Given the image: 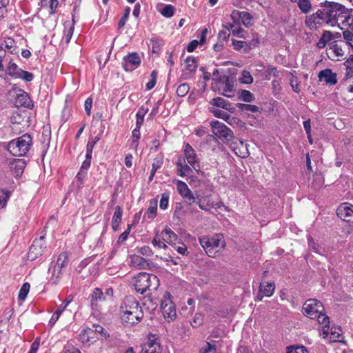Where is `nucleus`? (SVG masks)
I'll list each match as a JSON object with an SVG mask.
<instances>
[{"instance_id": "15", "label": "nucleus", "mask_w": 353, "mask_h": 353, "mask_svg": "<svg viewBox=\"0 0 353 353\" xmlns=\"http://www.w3.org/2000/svg\"><path fill=\"white\" fill-rule=\"evenodd\" d=\"M325 21L322 9L318 10L316 12L311 15L307 16L305 21L306 26L311 30L316 28L317 25H321Z\"/></svg>"}, {"instance_id": "11", "label": "nucleus", "mask_w": 353, "mask_h": 353, "mask_svg": "<svg viewBox=\"0 0 353 353\" xmlns=\"http://www.w3.org/2000/svg\"><path fill=\"white\" fill-rule=\"evenodd\" d=\"M141 64V58L137 52L129 53L123 59L122 66L125 71L131 72Z\"/></svg>"}, {"instance_id": "19", "label": "nucleus", "mask_w": 353, "mask_h": 353, "mask_svg": "<svg viewBox=\"0 0 353 353\" xmlns=\"http://www.w3.org/2000/svg\"><path fill=\"white\" fill-rule=\"evenodd\" d=\"M135 309H141V307L133 296L125 297L120 306L121 314L132 312Z\"/></svg>"}, {"instance_id": "34", "label": "nucleus", "mask_w": 353, "mask_h": 353, "mask_svg": "<svg viewBox=\"0 0 353 353\" xmlns=\"http://www.w3.org/2000/svg\"><path fill=\"white\" fill-rule=\"evenodd\" d=\"M330 50H332L336 57L343 56L344 52L342 47L339 45L337 41H333L329 43Z\"/></svg>"}, {"instance_id": "24", "label": "nucleus", "mask_w": 353, "mask_h": 353, "mask_svg": "<svg viewBox=\"0 0 353 353\" xmlns=\"http://www.w3.org/2000/svg\"><path fill=\"white\" fill-rule=\"evenodd\" d=\"M68 263V255L65 252H62L58 256L56 264L54 266L52 276L57 279L60 276L61 271Z\"/></svg>"}, {"instance_id": "58", "label": "nucleus", "mask_w": 353, "mask_h": 353, "mask_svg": "<svg viewBox=\"0 0 353 353\" xmlns=\"http://www.w3.org/2000/svg\"><path fill=\"white\" fill-rule=\"evenodd\" d=\"M343 36L345 40H346L347 43L351 47L353 48V46L350 43L351 41H353V32L345 30L343 32Z\"/></svg>"}, {"instance_id": "28", "label": "nucleus", "mask_w": 353, "mask_h": 353, "mask_svg": "<svg viewBox=\"0 0 353 353\" xmlns=\"http://www.w3.org/2000/svg\"><path fill=\"white\" fill-rule=\"evenodd\" d=\"M232 28H234V24L233 23H227L223 25L222 27V30H220L219 33V39L223 41H227L232 32Z\"/></svg>"}, {"instance_id": "1", "label": "nucleus", "mask_w": 353, "mask_h": 353, "mask_svg": "<svg viewBox=\"0 0 353 353\" xmlns=\"http://www.w3.org/2000/svg\"><path fill=\"white\" fill-rule=\"evenodd\" d=\"M325 309L323 304L315 299L307 300L303 305V314L312 319H316L321 325L324 337L327 336L330 332V319L324 313Z\"/></svg>"}, {"instance_id": "20", "label": "nucleus", "mask_w": 353, "mask_h": 353, "mask_svg": "<svg viewBox=\"0 0 353 353\" xmlns=\"http://www.w3.org/2000/svg\"><path fill=\"white\" fill-rule=\"evenodd\" d=\"M141 353H161V347L156 339H149L141 345Z\"/></svg>"}, {"instance_id": "51", "label": "nucleus", "mask_w": 353, "mask_h": 353, "mask_svg": "<svg viewBox=\"0 0 353 353\" xmlns=\"http://www.w3.org/2000/svg\"><path fill=\"white\" fill-rule=\"evenodd\" d=\"M33 77V74L31 72L24 71L21 69L19 76H17L16 79H22L27 82H30L32 81Z\"/></svg>"}, {"instance_id": "47", "label": "nucleus", "mask_w": 353, "mask_h": 353, "mask_svg": "<svg viewBox=\"0 0 353 353\" xmlns=\"http://www.w3.org/2000/svg\"><path fill=\"white\" fill-rule=\"evenodd\" d=\"M169 199H170L169 193L164 192L161 194V198L160 202H159V207L161 210L167 209V208L168 206Z\"/></svg>"}, {"instance_id": "16", "label": "nucleus", "mask_w": 353, "mask_h": 353, "mask_svg": "<svg viewBox=\"0 0 353 353\" xmlns=\"http://www.w3.org/2000/svg\"><path fill=\"white\" fill-rule=\"evenodd\" d=\"M337 216L344 221L350 222L353 221V205L344 203L339 205L336 210Z\"/></svg>"}, {"instance_id": "57", "label": "nucleus", "mask_w": 353, "mask_h": 353, "mask_svg": "<svg viewBox=\"0 0 353 353\" xmlns=\"http://www.w3.org/2000/svg\"><path fill=\"white\" fill-rule=\"evenodd\" d=\"M73 23L68 24V29L65 32V42L69 43L74 32V25L75 23L74 18H72Z\"/></svg>"}, {"instance_id": "61", "label": "nucleus", "mask_w": 353, "mask_h": 353, "mask_svg": "<svg viewBox=\"0 0 353 353\" xmlns=\"http://www.w3.org/2000/svg\"><path fill=\"white\" fill-rule=\"evenodd\" d=\"M321 37L323 38L327 43H330L334 39V34L330 31H324Z\"/></svg>"}, {"instance_id": "52", "label": "nucleus", "mask_w": 353, "mask_h": 353, "mask_svg": "<svg viewBox=\"0 0 353 353\" xmlns=\"http://www.w3.org/2000/svg\"><path fill=\"white\" fill-rule=\"evenodd\" d=\"M228 103V101L221 97L214 98L211 101L212 105L223 108H226Z\"/></svg>"}, {"instance_id": "17", "label": "nucleus", "mask_w": 353, "mask_h": 353, "mask_svg": "<svg viewBox=\"0 0 353 353\" xmlns=\"http://www.w3.org/2000/svg\"><path fill=\"white\" fill-rule=\"evenodd\" d=\"M10 170L15 176H20L23 173L26 167V161L21 159H10L6 161Z\"/></svg>"}, {"instance_id": "32", "label": "nucleus", "mask_w": 353, "mask_h": 353, "mask_svg": "<svg viewBox=\"0 0 353 353\" xmlns=\"http://www.w3.org/2000/svg\"><path fill=\"white\" fill-rule=\"evenodd\" d=\"M341 89L344 93H353V78L347 77L342 83Z\"/></svg>"}, {"instance_id": "38", "label": "nucleus", "mask_w": 353, "mask_h": 353, "mask_svg": "<svg viewBox=\"0 0 353 353\" xmlns=\"http://www.w3.org/2000/svg\"><path fill=\"white\" fill-rule=\"evenodd\" d=\"M162 163H163V162H162L161 159H155L154 160V162L152 163V168L151 170L150 174L149 176V181H152L157 170L161 167Z\"/></svg>"}, {"instance_id": "59", "label": "nucleus", "mask_w": 353, "mask_h": 353, "mask_svg": "<svg viewBox=\"0 0 353 353\" xmlns=\"http://www.w3.org/2000/svg\"><path fill=\"white\" fill-rule=\"evenodd\" d=\"M346 69L348 70L347 75L350 73H353V55H350V57L344 63Z\"/></svg>"}, {"instance_id": "56", "label": "nucleus", "mask_w": 353, "mask_h": 353, "mask_svg": "<svg viewBox=\"0 0 353 353\" xmlns=\"http://www.w3.org/2000/svg\"><path fill=\"white\" fill-rule=\"evenodd\" d=\"M157 72L155 70H153L150 74L151 79L146 84L147 90H152L155 86L157 82Z\"/></svg>"}, {"instance_id": "35", "label": "nucleus", "mask_w": 353, "mask_h": 353, "mask_svg": "<svg viewBox=\"0 0 353 353\" xmlns=\"http://www.w3.org/2000/svg\"><path fill=\"white\" fill-rule=\"evenodd\" d=\"M5 48L11 53H17L16 42L12 38H6L4 41Z\"/></svg>"}, {"instance_id": "22", "label": "nucleus", "mask_w": 353, "mask_h": 353, "mask_svg": "<svg viewBox=\"0 0 353 353\" xmlns=\"http://www.w3.org/2000/svg\"><path fill=\"white\" fill-rule=\"evenodd\" d=\"M159 235L160 236V239L172 245H173L178 239V236L168 226L161 232H159Z\"/></svg>"}, {"instance_id": "18", "label": "nucleus", "mask_w": 353, "mask_h": 353, "mask_svg": "<svg viewBox=\"0 0 353 353\" xmlns=\"http://www.w3.org/2000/svg\"><path fill=\"white\" fill-rule=\"evenodd\" d=\"M231 19L234 23H237L240 19L241 23L246 27L251 26L252 19V15L248 12H240L239 10H233L230 15Z\"/></svg>"}, {"instance_id": "48", "label": "nucleus", "mask_w": 353, "mask_h": 353, "mask_svg": "<svg viewBox=\"0 0 353 353\" xmlns=\"http://www.w3.org/2000/svg\"><path fill=\"white\" fill-rule=\"evenodd\" d=\"M287 353H309L304 346H290L287 347Z\"/></svg>"}, {"instance_id": "39", "label": "nucleus", "mask_w": 353, "mask_h": 353, "mask_svg": "<svg viewBox=\"0 0 353 353\" xmlns=\"http://www.w3.org/2000/svg\"><path fill=\"white\" fill-rule=\"evenodd\" d=\"M147 112V110H145L143 108H141L138 112H137V121H136V127L141 128L143 121L144 117Z\"/></svg>"}, {"instance_id": "49", "label": "nucleus", "mask_w": 353, "mask_h": 353, "mask_svg": "<svg viewBox=\"0 0 353 353\" xmlns=\"http://www.w3.org/2000/svg\"><path fill=\"white\" fill-rule=\"evenodd\" d=\"M189 90V85L184 83L178 86L176 92L179 97H184L188 92Z\"/></svg>"}, {"instance_id": "45", "label": "nucleus", "mask_w": 353, "mask_h": 353, "mask_svg": "<svg viewBox=\"0 0 353 353\" xmlns=\"http://www.w3.org/2000/svg\"><path fill=\"white\" fill-rule=\"evenodd\" d=\"M9 196L10 193L8 191L0 188V209L5 207Z\"/></svg>"}, {"instance_id": "63", "label": "nucleus", "mask_w": 353, "mask_h": 353, "mask_svg": "<svg viewBox=\"0 0 353 353\" xmlns=\"http://www.w3.org/2000/svg\"><path fill=\"white\" fill-rule=\"evenodd\" d=\"M247 46V43L245 41L232 39V46L235 50H240Z\"/></svg>"}, {"instance_id": "13", "label": "nucleus", "mask_w": 353, "mask_h": 353, "mask_svg": "<svg viewBox=\"0 0 353 353\" xmlns=\"http://www.w3.org/2000/svg\"><path fill=\"white\" fill-rule=\"evenodd\" d=\"M46 248V246L44 243L43 236H41L39 239H35L30 248L28 258L31 260H34L43 254Z\"/></svg>"}, {"instance_id": "55", "label": "nucleus", "mask_w": 353, "mask_h": 353, "mask_svg": "<svg viewBox=\"0 0 353 353\" xmlns=\"http://www.w3.org/2000/svg\"><path fill=\"white\" fill-rule=\"evenodd\" d=\"M203 322V316L200 313L195 314L194 316L192 319L191 322V325L192 327H196L199 325H202Z\"/></svg>"}, {"instance_id": "29", "label": "nucleus", "mask_w": 353, "mask_h": 353, "mask_svg": "<svg viewBox=\"0 0 353 353\" xmlns=\"http://www.w3.org/2000/svg\"><path fill=\"white\" fill-rule=\"evenodd\" d=\"M21 70V69L19 68L15 63L10 60L6 68V73L11 77L17 78V77L19 76Z\"/></svg>"}, {"instance_id": "30", "label": "nucleus", "mask_w": 353, "mask_h": 353, "mask_svg": "<svg viewBox=\"0 0 353 353\" xmlns=\"http://www.w3.org/2000/svg\"><path fill=\"white\" fill-rule=\"evenodd\" d=\"M296 2L303 13L307 14L312 11V7L310 0H298Z\"/></svg>"}, {"instance_id": "62", "label": "nucleus", "mask_w": 353, "mask_h": 353, "mask_svg": "<svg viewBox=\"0 0 353 353\" xmlns=\"http://www.w3.org/2000/svg\"><path fill=\"white\" fill-rule=\"evenodd\" d=\"M138 252L145 256H150L153 254L152 249L149 246L141 247L138 249Z\"/></svg>"}, {"instance_id": "27", "label": "nucleus", "mask_w": 353, "mask_h": 353, "mask_svg": "<svg viewBox=\"0 0 353 353\" xmlns=\"http://www.w3.org/2000/svg\"><path fill=\"white\" fill-rule=\"evenodd\" d=\"M122 209L120 206L117 205L115 208V211L112 220V228L113 230L117 231L119 229V224L121 221Z\"/></svg>"}, {"instance_id": "41", "label": "nucleus", "mask_w": 353, "mask_h": 353, "mask_svg": "<svg viewBox=\"0 0 353 353\" xmlns=\"http://www.w3.org/2000/svg\"><path fill=\"white\" fill-rule=\"evenodd\" d=\"M236 107L243 110L251 112H256L259 110V108L254 105L245 104V103H237Z\"/></svg>"}, {"instance_id": "46", "label": "nucleus", "mask_w": 353, "mask_h": 353, "mask_svg": "<svg viewBox=\"0 0 353 353\" xmlns=\"http://www.w3.org/2000/svg\"><path fill=\"white\" fill-rule=\"evenodd\" d=\"M131 9L130 7H126L124 10V13L123 17L119 20L118 23V28H122L125 26L126 21H128Z\"/></svg>"}, {"instance_id": "2", "label": "nucleus", "mask_w": 353, "mask_h": 353, "mask_svg": "<svg viewBox=\"0 0 353 353\" xmlns=\"http://www.w3.org/2000/svg\"><path fill=\"white\" fill-rule=\"evenodd\" d=\"M183 156L178 157L176 162L177 167V174L181 177L187 176L192 172L193 168L198 170L199 166V159L195 150L189 144L185 143L183 148Z\"/></svg>"}, {"instance_id": "3", "label": "nucleus", "mask_w": 353, "mask_h": 353, "mask_svg": "<svg viewBox=\"0 0 353 353\" xmlns=\"http://www.w3.org/2000/svg\"><path fill=\"white\" fill-rule=\"evenodd\" d=\"M328 5L323 8L325 23L330 26H338L340 28L341 25L340 22H343L350 10L344 6L334 2H327Z\"/></svg>"}, {"instance_id": "43", "label": "nucleus", "mask_w": 353, "mask_h": 353, "mask_svg": "<svg viewBox=\"0 0 353 353\" xmlns=\"http://www.w3.org/2000/svg\"><path fill=\"white\" fill-rule=\"evenodd\" d=\"M174 7L172 5H166L161 10V14L167 18H170L174 15Z\"/></svg>"}, {"instance_id": "25", "label": "nucleus", "mask_w": 353, "mask_h": 353, "mask_svg": "<svg viewBox=\"0 0 353 353\" xmlns=\"http://www.w3.org/2000/svg\"><path fill=\"white\" fill-rule=\"evenodd\" d=\"M184 64L185 69V74L187 76L186 78H188L192 73L196 71L197 63L194 57L189 56L185 59Z\"/></svg>"}, {"instance_id": "26", "label": "nucleus", "mask_w": 353, "mask_h": 353, "mask_svg": "<svg viewBox=\"0 0 353 353\" xmlns=\"http://www.w3.org/2000/svg\"><path fill=\"white\" fill-rule=\"evenodd\" d=\"M130 264L131 266L138 269H144L148 265L146 260L138 254H132L130 256Z\"/></svg>"}, {"instance_id": "10", "label": "nucleus", "mask_w": 353, "mask_h": 353, "mask_svg": "<svg viewBox=\"0 0 353 353\" xmlns=\"http://www.w3.org/2000/svg\"><path fill=\"white\" fill-rule=\"evenodd\" d=\"M229 142L230 148L236 156L241 158H245L249 156L250 152L247 143L241 140L234 139V137Z\"/></svg>"}, {"instance_id": "7", "label": "nucleus", "mask_w": 353, "mask_h": 353, "mask_svg": "<svg viewBox=\"0 0 353 353\" xmlns=\"http://www.w3.org/2000/svg\"><path fill=\"white\" fill-rule=\"evenodd\" d=\"M210 126L212 133L223 141L229 143L233 138V132L223 123L219 121H212L210 122Z\"/></svg>"}, {"instance_id": "40", "label": "nucleus", "mask_w": 353, "mask_h": 353, "mask_svg": "<svg viewBox=\"0 0 353 353\" xmlns=\"http://www.w3.org/2000/svg\"><path fill=\"white\" fill-rule=\"evenodd\" d=\"M17 102L20 103L21 105L25 107H30V100L28 95L26 92L18 95Z\"/></svg>"}, {"instance_id": "5", "label": "nucleus", "mask_w": 353, "mask_h": 353, "mask_svg": "<svg viewBox=\"0 0 353 353\" xmlns=\"http://www.w3.org/2000/svg\"><path fill=\"white\" fill-rule=\"evenodd\" d=\"M199 242L210 257H215L216 254L223 250L225 246L223 236L221 234L201 237L199 238Z\"/></svg>"}, {"instance_id": "8", "label": "nucleus", "mask_w": 353, "mask_h": 353, "mask_svg": "<svg viewBox=\"0 0 353 353\" xmlns=\"http://www.w3.org/2000/svg\"><path fill=\"white\" fill-rule=\"evenodd\" d=\"M161 309L163 317L168 321H171L175 319L176 316L175 306L171 300V294L170 292H166L163 294L161 303Z\"/></svg>"}, {"instance_id": "50", "label": "nucleus", "mask_w": 353, "mask_h": 353, "mask_svg": "<svg viewBox=\"0 0 353 353\" xmlns=\"http://www.w3.org/2000/svg\"><path fill=\"white\" fill-rule=\"evenodd\" d=\"M172 246L177 251L178 253L183 256H188L189 254L188 248L184 243H180L179 245L174 243Z\"/></svg>"}, {"instance_id": "14", "label": "nucleus", "mask_w": 353, "mask_h": 353, "mask_svg": "<svg viewBox=\"0 0 353 353\" xmlns=\"http://www.w3.org/2000/svg\"><path fill=\"white\" fill-rule=\"evenodd\" d=\"M143 317V312L141 309H135L132 312L122 313L121 318L128 325H132L138 323Z\"/></svg>"}, {"instance_id": "44", "label": "nucleus", "mask_w": 353, "mask_h": 353, "mask_svg": "<svg viewBox=\"0 0 353 353\" xmlns=\"http://www.w3.org/2000/svg\"><path fill=\"white\" fill-rule=\"evenodd\" d=\"M232 34L237 37L245 39L247 38L248 33L241 27H236L234 25V28L232 29Z\"/></svg>"}, {"instance_id": "53", "label": "nucleus", "mask_w": 353, "mask_h": 353, "mask_svg": "<svg viewBox=\"0 0 353 353\" xmlns=\"http://www.w3.org/2000/svg\"><path fill=\"white\" fill-rule=\"evenodd\" d=\"M216 117L221 118L224 121H228L230 118V115L227 112L221 110H214L211 111Z\"/></svg>"}, {"instance_id": "12", "label": "nucleus", "mask_w": 353, "mask_h": 353, "mask_svg": "<svg viewBox=\"0 0 353 353\" xmlns=\"http://www.w3.org/2000/svg\"><path fill=\"white\" fill-rule=\"evenodd\" d=\"M105 296L99 288L93 290L90 296V306L93 311L100 312L102 310V303L105 301Z\"/></svg>"}, {"instance_id": "54", "label": "nucleus", "mask_w": 353, "mask_h": 353, "mask_svg": "<svg viewBox=\"0 0 353 353\" xmlns=\"http://www.w3.org/2000/svg\"><path fill=\"white\" fill-rule=\"evenodd\" d=\"M73 299H74L73 295L68 296L67 298L65 299V301L63 302V303L59 305L57 307V310L62 314V312L67 307V306L73 301Z\"/></svg>"}, {"instance_id": "21", "label": "nucleus", "mask_w": 353, "mask_h": 353, "mask_svg": "<svg viewBox=\"0 0 353 353\" xmlns=\"http://www.w3.org/2000/svg\"><path fill=\"white\" fill-rule=\"evenodd\" d=\"M274 289L275 286L273 283H267L265 284L261 283L256 300L261 301L264 296H271L274 292Z\"/></svg>"}, {"instance_id": "4", "label": "nucleus", "mask_w": 353, "mask_h": 353, "mask_svg": "<svg viewBox=\"0 0 353 353\" xmlns=\"http://www.w3.org/2000/svg\"><path fill=\"white\" fill-rule=\"evenodd\" d=\"M135 290L143 294L147 291H155L159 286L157 276L152 274L141 272L134 278Z\"/></svg>"}, {"instance_id": "6", "label": "nucleus", "mask_w": 353, "mask_h": 353, "mask_svg": "<svg viewBox=\"0 0 353 353\" xmlns=\"http://www.w3.org/2000/svg\"><path fill=\"white\" fill-rule=\"evenodd\" d=\"M32 145V137L25 134L20 137L12 140L8 145V152L15 157H23L29 151Z\"/></svg>"}, {"instance_id": "33", "label": "nucleus", "mask_w": 353, "mask_h": 353, "mask_svg": "<svg viewBox=\"0 0 353 353\" xmlns=\"http://www.w3.org/2000/svg\"><path fill=\"white\" fill-rule=\"evenodd\" d=\"M159 232H155V235H154V237L153 238L152 241V244L153 245V246L154 247H157L158 248H162V249H167L168 248V246L166 245V242L160 239L159 238Z\"/></svg>"}, {"instance_id": "37", "label": "nucleus", "mask_w": 353, "mask_h": 353, "mask_svg": "<svg viewBox=\"0 0 353 353\" xmlns=\"http://www.w3.org/2000/svg\"><path fill=\"white\" fill-rule=\"evenodd\" d=\"M30 285L28 283H25L23 284V285L21 286V288L19 290V295H18L19 300L24 301L26 299V298L30 291Z\"/></svg>"}, {"instance_id": "31", "label": "nucleus", "mask_w": 353, "mask_h": 353, "mask_svg": "<svg viewBox=\"0 0 353 353\" xmlns=\"http://www.w3.org/2000/svg\"><path fill=\"white\" fill-rule=\"evenodd\" d=\"M341 30H348L353 32V16L349 12L343 22H340Z\"/></svg>"}, {"instance_id": "64", "label": "nucleus", "mask_w": 353, "mask_h": 353, "mask_svg": "<svg viewBox=\"0 0 353 353\" xmlns=\"http://www.w3.org/2000/svg\"><path fill=\"white\" fill-rule=\"evenodd\" d=\"M290 85L294 92L299 93L300 92L299 84L298 83L297 78L295 77H292L290 79Z\"/></svg>"}, {"instance_id": "23", "label": "nucleus", "mask_w": 353, "mask_h": 353, "mask_svg": "<svg viewBox=\"0 0 353 353\" xmlns=\"http://www.w3.org/2000/svg\"><path fill=\"white\" fill-rule=\"evenodd\" d=\"M320 81H324L327 84L335 85L337 83L336 74L331 69L321 70L319 74Z\"/></svg>"}, {"instance_id": "42", "label": "nucleus", "mask_w": 353, "mask_h": 353, "mask_svg": "<svg viewBox=\"0 0 353 353\" xmlns=\"http://www.w3.org/2000/svg\"><path fill=\"white\" fill-rule=\"evenodd\" d=\"M239 80L242 83L250 84L253 82L254 79L250 72L243 70L241 72V76Z\"/></svg>"}, {"instance_id": "9", "label": "nucleus", "mask_w": 353, "mask_h": 353, "mask_svg": "<svg viewBox=\"0 0 353 353\" xmlns=\"http://www.w3.org/2000/svg\"><path fill=\"white\" fill-rule=\"evenodd\" d=\"M173 183L176 185V190L179 194L189 203L190 205L195 202L196 198L191 191V190L188 188V185L179 179L173 180Z\"/></svg>"}, {"instance_id": "60", "label": "nucleus", "mask_w": 353, "mask_h": 353, "mask_svg": "<svg viewBox=\"0 0 353 353\" xmlns=\"http://www.w3.org/2000/svg\"><path fill=\"white\" fill-rule=\"evenodd\" d=\"M279 71L275 67H268V68L265 71L266 79H270V75L277 77H279Z\"/></svg>"}, {"instance_id": "36", "label": "nucleus", "mask_w": 353, "mask_h": 353, "mask_svg": "<svg viewBox=\"0 0 353 353\" xmlns=\"http://www.w3.org/2000/svg\"><path fill=\"white\" fill-rule=\"evenodd\" d=\"M239 98L245 102H252L254 100L253 94L249 90H243L239 92Z\"/></svg>"}]
</instances>
